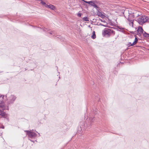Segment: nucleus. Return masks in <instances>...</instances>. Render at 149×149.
Masks as SVG:
<instances>
[{"instance_id":"nucleus-1","label":"nucleus","mask_w":149,"mask_h":149,"mask_svg":"<svg viewBox=\"0 0 149 149\" xmlns=\"http://www.w3.org/2000/svg\"><path fill=\"white\" fill-rule=\"evenodd\" d=\"M137 12L136 13H132L131 11H129L125 10L124 12V16L125 18L127 19V20L130 22L129 23L130 26L133 27V22L134 18L135 16L137 17L139 15V14H136Z\"/></svg>"},{"instance_id":"nucleus-2","label":"nucleus","mask_w":149,"mask_h":149,"mask_svg":"<svg viewBox=\"0 0 149 149\" xmlns=\"http://www.w3.org/2000/svg\"><path fill=\"white\" fill-rule=\"evenodd\" d=\"M149 20V18L146 16H142L139 17L137 20V22L139 24L141 25L147 22Z\"/></svg>"},{"instance_id":"nucleus-3","label":"nucleus","mask_w":149,"mask_h":149,"mask_svg":"<svg viewBox=\"0 0 149 149\" xmlns=\"http://www.w3.org/2000/svg\"><path fill=\"white\" fill-rule=\"evenodd\" d=\"M112 34L113 35L115 34L114 31L112 29L108 28L104 29V32H102L103 35L107 37H109Z\"/></svg>"},{"instance_id":"nucleus-4","label":"nucleus","mask_w":149,"mask_h":149,"mask_svg":"<svg viewBox=\"0 0 149 149\" xmlns=\"http://www.w3.org/2000/svg\"><path fill=\"white\" fill-rule=\"evenodd\" d=\"M94 5L96 6V7L95 6L93 7L97 10L100 9V8L98 7L99 6H102L103 5V3L100 1L96 0L94 1Z\"/></svg>"},{"instance_id":"nucleus-5","label":"nucleus","mask_w":149,"mask_h":149,"mask_svg":"<svg viewBox=\"0 0 149 149\" xmlns=\"http://www.w3.org/2000/svg\"><path fill=\"white\" fill-rule=\"evenodd\" d=\"M16 99V97L13 95H11L8 99V103L9 104H13Z\"/></svg>"},{"instance_id":"nucleus-6","label":"nucleus","mask_w":149,"mask_h":149,"mask_svg":"<svg viewBox=\"0 0 149 149\" xmlns=\"http://www.w3.org/2000/svg\"><path fill=\"white\" fill-rule=\"evenodd\" d=\"M24 131L26 132V134L30 137H34L36 136V134L35 133L32 132L31 131L25 130Z\"/></svg>"},{"instance_id":"nucleus-7","label":"nucleus","mask_w":149,"mask_h":149,"mask_svg":"<svg viewBox=\"0 0 149 149\" xmlns=\"http://www.w3.org/2000/svg\"><path fill=\"white\" fill-rule=\"evenodd\" d=\"M137 31L138 33L137 35H138L139 36H141L143 32V29L142 27L141 26H139L138 27Z\"/></svg>"},{"instance_id":"nucleus-8","label":"nucleus","mask_w":149,"mask_h":149,"mask_svg":"<svg viewBox=\"0 0 149 149\" xmlns=\"http://www.w3.org/2000/svg\"><path fill=\"white\" fill-rule=\"evenodd\" d=\"M135 37L133 43H131V42H130L128 44V45L129 46H133V45H135L136 44L137 41H138V39L137 38V37L135 35Z\"/></svg>"},{"instance_id":"nucleus-9","label":"nucleus","mask_w":149,"mask_h":149,"mask_svg":"<svg viewBox=\"0 0 149 149\" xmlns=\"http://www.w3.org/2000/svg\"><path fill=\"white\" fill-rule=\"evenodd\" d=\"M2 97V95L0 96V108L1 107L3 109H8V107H2V103L3 102V99L4 97V96H3L2 99H1V97Z\"/></svg>"},{"instance_id":"nucleus-10","label":"nucleus","mask_w":149,"mask_h":149,"mask_svg":"<svg viewBox=\"0 0 149 149\" xmlns=\"http://www.w3.org/2000/svg\"><path fill=\"white\" fill-rule=\"evenodd\" d=\"M84 1L86 3H87L91 5V6H95L96 7V6L94 5V1H87L85 0Z\"/></svg>"},{"instance_id":"nucleus-11","label":"nucleus","mask_w":149,"mask_h":149,"mask_svg":"<svg viewBox=\"0 0 149 149\" xmlns=\"http://www.w3.org/2000/svg\"><path fill=\"white\" fill-rule=\"evenodd\" d=\"M46 8H50L52 10H54L56 8L55 6L52 4L46 5Z\"/></svg>"},{"instance_id":"nucleus-12","label":"nucleus","mask_w":149,"mask_h":149,"mask_svg":"<svg viewBox=\"0 0 149 149\" xmlns=\"http://www.w3.org/2000/svg\"><path fill=\"white\" fill-rule=\"evenodd\" d=\"M143 36L146 38H149V34L147 33L145 31H144L143 33Z\"/></svg>"},{"instance_id":"nucleus-13","label":"nucleus","mask_w":149,"mask_h":149,"mask_svg":"<svg viewBox=\"0 0 149 149\" xmlns=\"http://www.w3.org/2000/svg\"><path fill=\"white\" fill-rule=\"evenodd\" d=\"M95 120V119L94 117H91L89 118V121L90 122V124H91Z\"/></svg>"},{"instance_id":"nucleus-14","label":"nucleus","mask_w":149,"mask_h":149,"mask_svg":"<svg viewBox=\"0 0 149 149\" xmlns=\"http://www.w3.org/2000/svg\"><path fill=\"white\" fill-rule=\"evenodd\" d=\"M91 37L93 39H95L96 38V35L95 33V32L93 31V35L91 36Z\"/></svg>"},{"instance_id":"nucleus-15","label":"nucleus","mask_w":149,"mask_h":149,"mask_svg":"<svg viewBox=\"0 0 149 149\" xmlns=\"http://www.w3.org/2000/svg\"><path fill=\"white\" fill-rule=\"evenodd\" d=\"M83 19L84 21H88L89 19L87 17H84L83 18Z\"/></svg>"},{"instance_id":"nucleus-16","label":"nucleus","mask_w":149,"mask_h":149,"mask_svg":"<svg viewBox=\"0 0 149 149\" xmlns=\"http://www.w3.org/2000/svg\"><path fill=\"white\" fill-rule=\"evenodd\" d=\"M5 113L3 111H1L0 110V115L4 116L5 115Z\"/></svg>"},{"instance_id":"nucleus-17","label":"nucleus","mask_w":149,"mask_h":149,"mask_svg":"<svg viewBox=\"0 0 149 149\" xmlns=\"http://www.w3.org/2000/svg\"><path fill=\"white\" fill-rule=\"evenodd\" d=\"M41 1V3L42 4V5L44 6L45 7H46V5H47V4H46L45 2L42 1Z\"/></svg>"},{"instance_id":"nucleus-18","label":"nucleus","mask_w":149,"mask_h":149,"mask_svg":"<svg viewBox=\"0 0 149 149\" xmlns=\"http://www.w3.org/2000/svg\"><path fill=\"white\" fill-rule=\"evenodd\" d=\"M48 33L50 34L53 35V36H55V33L54 31H51L50 32H48Z\"/></svg>"},{"instance_id":"nucleus-19","label":"nucleus","mask_w":149,"mask_h":149,"mask_svg":"<svg viewBox=\"0 0 149 149\" xmlns=\"http://www.w3.org/2000/svg\"><path fill=\"white\" fill-rule=\"evenodd\" d=\"M77 16H78L79 17H81V13H79L78 14H77Z\"/></svg>"},{"instance_id":"nucleus-20","label":"nucleus","mask_w":149,"mask_h":149,"mask_svg":"<svg viewBox=\"0 0 149 149\" xmlns=\"http://www.w3.org/2000/svg\"><path fill=\"white\" fill-rule=\"evenodd\" d=\"M118 28L121 30H123L124 29L123 28H120V27H119Z\"/></svg>"},{"instance_id":"nucleus-21","label":"nucleus","mask_w":149,"mask_h":149,"mask_svg":"<svg viewBox=\"0 0 149 149\" xmlns=\"http://www.w3.org/2000/svg\"><path fill=\"white\" fill-rule=\"evenodd\" d=\"M1 128H2V129H4V126H2V127H1Z\"/></svg>"},{"instance_id":"nucleus-22","label":"nucleus","mask_w":149,"mask_h":149,"mask_svg":"<svg viewBox=\"0 0 149 149\" xmlns=\"http://www.w3.org/2000/svg\"><path fill=\"white\" fill-rule=\"evenodd\" d=\"M2 134V133H0V136H1Z\"/></svg>"},{"instance_id":"nucleus-23","label":"nucleus","mask_w":149,"mask_h":149,"mask_svg":"<svg viewBox=\"0 0 149 149\" xmlns=\"http://www.w3.org/2000/svg\"><path fill=\"white\" fill-rule=\"evenodd\" d=\"M43 31H45V28H44V29H43Z\"/></svg>"},{"instance_id":"nucleus-24","label":"nucleus","mask_w":149,"mask_h":149,"mask_svg":"<svg viewBox=\"0 0 149 149\" xmlns=\"http://www.w3.org/2000/svg\"><path fill=\"white\" fill-rule=\"evenodd\" d=\"M101 25L102 26H105L104 25H103V24H101Z\"/></svg>"}]
</instances>
